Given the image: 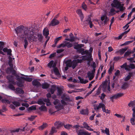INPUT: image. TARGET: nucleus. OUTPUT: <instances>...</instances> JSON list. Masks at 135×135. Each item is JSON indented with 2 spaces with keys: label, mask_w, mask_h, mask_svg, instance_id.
Instances as JSON below:
<instances>
[{
  "label": "nucleus",
  "mask_w": 135,
  "mask_h": 135,
  "mask_svg": "<svg viewBox=\"0 0 135 135\" xmlns=\"http://www.w3.org/2000/svg\"><path fill=\"white\" fill-rule=\"evenodd\" d=\"M18 36L21 38H25L24 47L26 49L28 42L27 39L29 41H35L36 38V33L35 32V28L33 27H25L23 26H19L15 29Z\"/></svg>",
  "instance_id": "f257e3e1"
},
{
  "label": "nucleus",
  "mask_w": 135,
  "mask_h": 135,
  "mask_svg": "<svg viewBox=\"0 0 135 135\" xmlns=\"http://www.w3.org/2000/svg\"><path fill=\"white\" fill-rule=\"evenodd\" d=\"M121 1V0H114L111 5L112 7L119 9L120 11H122L125 9V8L124 7V3L120 1Z\"/></svg>",
  "instance_id": "f03ea898"
},
{
  "label": "nucleus",
  "mask_w": 135,
  "mask_h": 135,
  "mask_svg": "<svg viewBox=\"0 0 135 135\" xmlns=\"http://www.w3.org/2000/svg\"><path fill=\"white\" fill-rule=\"evenodd\" d=\"M6 73L8 74L11 73L13 75L15 76H19L16 74V71L14 70L12 68H8L6 70Z\"/></svg>",
  "instance_id": "7ed1b4c3"
},
{
  "label": "nucleus",
  "mask_w": 135,
  "mask_h": 135,
  "mask_svg": "<svg viewBox=\"0 0 135 135\" xmlns=\"http://www.w3.org/2000/svg\"><path fill=\"white\" fill-rule=\"evenodd\" d=\"M59 23V21L55 18H54L49 24L50 26H54L58 25Z\"/></svg>",
  "instance_id": "20e7f679"
},
{
  "label": "nucleus",
  "mask_w": 135,
  "mask_h": 135,
  "mask_svg": "<svg viewBox=\"0 0 135 135\" xmlns=\"http://www.w3.org/2000/svg\"><path fill=\"white\" fill-rule=\"evenodd\" d=\"M123 95V93H118L117 94H115L110 98V100H111L112 102H114V99H116L122 96Z\"/></svg>",
  "instance_id": "39448f33"
},
{
  "label": "nucleus",
  "mask_w": 135,
  "mask_h": 135,
  "mask_svg": "<svg viewBox=\"0 0 135 135\" xmlns=\"http://www.w3.org/2000/svg\"><path fill=\"white\" fill-rule=\"evenodd\" d=\"M77 133L78 135H90L91 134L90 133L81 129L77 131Z\"/></svg>",
  "instance_id": "423d86ee"
},
{
  "label": "nucleus",
  "mask_w": 135,
  "mask_h": 135,
  "mask_svg": "<svg viewBox=\"0 0 135 135\" xmlns=\"http://www.w3.org/2000/svg\"><path fill=\"white\" fill-rule=\"evenodd\" d=\"M78 65L76 61L75 60H73L69 64V66L71 67L73 69H74Z\"/></svg>",
  "instance_id": "0eeeda50"
},
{
  "label": "nucleus",
  "mask_w": 135,
  "mask_h": 135,
  "mask_svg": "<svg viewBox=\"0 0 135 135\" xmlns=\"http://www.w3.org/2000/svg\"><path fill=\"white\" fill-rule=\"evenodd\" d=\"M101 20L102 21H104V24L106 23L109 20V18L105 15H103L101 17Z\"/></svg>",
  "instance_id": "6e6552de"
},
{
  "label": "nucleus",
  "mask_w": 135,
  "mask_h": 135,
  "mask_svg": "<svg viewBox=\"0 0 135 135\" xmlns=\"http://www.w3.org/2000/svg\"><path fill=\"white\" fill-rule=\"evenodd\" d=\"M94 74L93 72L89 71L87 73V76L86 78H89L90 80H91L94 77Z\"/></svg>",
  "instance_id": "1a4fd4ad"
},
{
  "label": "nucleus",
  "mask_w": 135,
  "mask_h": 135,
  "mask_svg": "<svg viewBox=\"0 0 135 135\" xmlns=\"http://www.w3.org/2000/svg\"><path fill=\"white\" fill-rule=\"evenodd\" d=\"M32 83L33 85L37 87H39L41 86L40 83L36 80H33L32 82Z\"/></svg>",
  "instance_id": "9d476101"
},
{
  "label": "nucleus",
  "mask_w": 135,
  "mask_h": 135,
  "mask_svg": "<svg viewBox=\"0 0 135 135\" xmlns=\"http://www.w3.org/2000/svg\"><path fill=\"white\" fill-rule=\"evenodd\" d=\"M56 64L54 62L53 60H51L48 64V67L50 68H51L52 67L54 68L55 67Z\"/></svg>",
  "instance_id": "9b49d317"
},
{
  "label": "nucleus",
  "mask_w": 135,
  "mask_h": 135,
  "mask_svg": "<svg viewBox=\"0 0 135 135\" xmlns=\"http://www.w3.org/2000/svg\"><path fill=\"white\" fill-rule=\"evenodd\" d=\"M43 34L44 36H45L46 38H47L49 34V31L47 27L45 28L43 30Z\"/></svg>",
  "instance_id": "f8f14e48"
},
{
  "label": "nucleus",
  "mask_w": 135,
  "mask_h": 135,
  "mask_svg": "<svg viewBox=\"0 0 135 135\" xmlns=\"http://www.w3.org/2000/svg\"><path fill=\"white\" fill-rule=\"evenodd\" d=\"M83 127L86 129L91 131H93V129L91 128L90 126L88 125L86 122H84L83 123Z\"/></svg>",
  "instance_id": "ddd939ff"
},
{
  "label": "nucleus",
  "mask_w": 135,
  "mask_h": 135,
  "mask_svg": "<svg viewBox=\"0 0 135 135\" xmlns=\"http://www.w3.org/2000/svg\"><path fill=\"white\" fill-rule=\"evenodd\" d=\"M83 45L82 44H78L75 45L74 46V49L77 50V51L79 52L80 50V49H81V47H83Z\"/></svg>",
  "instance_id": "4468645a"
},
{
  "label": "nucleus",
  "mask_w": 135,
  "mask_h": 135,
  "mask_svg": "<svg viewBox=\"0 0 135 135\" xmlns=\"http://www.w3.org/2000/svg\"><path fill=\"white\" fill-rule=\"evenodd\" d=\"M56 86L52 85L48 89V91L51 93H54L56 89Z\"/></svg>",
  "instance_id": "2eb2a0df"
},
{
  "label": "nucleus",
  "mask_w": 135,
  "mask_h": 135,
  "mask_svg": "<svg viewBox=\"0 0 135 135\" xmlns=\"http://www.w3.org/2000/svg\"><path fill=\"white\" fill-rule=\"evenodd\" d=\"M35 32L36 33V40L35 41H33L32 40H31V41H36L37 40V37H38V39L40 42H41L42 40V38L43 37L42 35L41 34H38L37 33L35 32Z\"/></svg>",
  "instance_id": "dca6fc26"
},
{
  "label": "nucleus",
  "mask_w": 135,
  "mask_h": 135,
  "mask_svg": "<svg viewBox=\"0 0 135 135\" xmlns=\"http://www.w3.org/2000/svg\"><path fill=\"white\" fill-rule=\"evenodd\" d=\"M54 71L55 75H57L58 77L60 76V74L58 69L55 67L54 68Z\"/></svg>",
  "instance_id": "f3484780"
},
{
  "label": "nucleus",
  "mask_w": 135,
  "mask_h": 135,
  "mask_svg": "<svg viewBox=\"0 0 135 135\" xmlns=\"http://www.w3.org/2000/svg\"><path fill=\"white\" fill-rule=\"evenodd\" d=\"M82 59L83 60H92L93 59L91 58V55H90L88 56H82Z\"/></svg>",
  "instance_id": "a211bd4d"
},
{
  "label": "nucleus",
  "mask_w": 135,
  "mask_h": 135,
  "mask_svg": "<svg viewBox=\"0 0 135 135\" xmlns=\"http://www.w3.org/2000/svg\"><path fill=\"white\" fill-rule=\"evenodd\" d=\"M78 79L79 80L80 83L82 84H85L88 82V80L84 79L83 78H81L80 77H78Z\"/></svg>",
  "instance_id": "6ab92c4d"
},
{
  "label": "nucleus",
  "mask_w": 135,
  "mask_h": 135,
  "mask_svg": "<svg viewBox=\"0 0 135 135\" xmlns=\"http://www.w3.org/2000/svg\"><path fill=\"white\" fill-rule=\"evenodd\" d=\"M80 50L79 52L81 53L82 55H84L85 54L88 55L89 54V52L88 50L84 51V49L83 48H82L80 49Z\"/></svg>",
  "instance_id": "aec40b11"
},
{
  "label": "nucleus",
  "mask_w": 135,
  "mask_h": 135,
  "mask_svg": "<svg viewBox=\"0 0 135 135\" xmlns=\"http://www.w3.org/2000/svg\"><path fill=\"white\" fill-rule=\"evenodd\" d=\"M34 103H37L38 104L40 105L43 104L44 105L45 103L43 102V99L42 98H41L37 100V102H36Z\"/></svg>",
  "instance_id": "412c9836"
},
{
  "label": "nucleus",
  "mask_w": 135,
  "mask_h": 135,
  "mask_svg": "<svg viewBox=\"0 0 135 135\" xmlns=\"http://www.w3.org/2000/svg\"><path fill=\"white\" fill-rule=\"evenodd\" d=\"M127 48L125 47L122 49H120L119 50L117 51L115 53H117L119 52L120 55L123 54L127 50Z\"/></svg>",
  "instance_id": "4be33fe9"
},
{
  "label": "nucleus",
  "mask_w": 135,
  "mask_h": 135,
  "mask_svg": "<svg viewBox=\"0 0 135 135\" xmlns=\"http://www.w3.org/2000/svg\"><path fill=\"white\" fill-rule=\"evenodd\" d=\"M80 114L83 115L88 114V109H83L80 111Z\"/></svg>",
  "instance_id": "5701e85b"
},
{
  "label": "nucleus",
  "mask_w": 135,
  "mask_h": 135,
  "mask_svg": "<svg viewBox=\"0 0 135 135\" xmlns=\"http://www.w3.org/2000/svg\"><path fill=\"white\" fill-rule=\"evenodd\" d=\"M77 13L79 15L81 18V21H83V19L84 18L83 14L82 13V11L81 9H78L77 12Z\"/></svg>",
  "instance_id": "b1692460"
},
{
  "label": "nucleus",
  "mask_w": 135,
  "mask_h": 135,
  "mask_svg": "<svg viewBox=\"0 0 135 135\" xmlns=\"http://www.w3.org/2000/svg\"><path fill=\"white\" fill-rule=\"evenodd\" d=\"M116 12L115 9L113 8H112L110 9V11L109 12V15H110L113 16L115 15Z\"/></svg>",
  "instance_id": "393cba45"
},
{
  "label": "nucleus",
  "mask_w": 135,
  "mask_h": 135,
  "mask_svg": "<svg viewBox=\"0 0 135 135\" xmlns=\"http://www.w3.org/2000/svg\"><path fill=\"white\" fill-rule=\"evenodd\" d=\"M91 21V19L90 17H89L88 18L87 20H86L84 21L83 22L84 25L85 26H86L88 25L89 23V21Z\"/></svg>",
  "instance_id": "a878e982"
},
{
  "label": "nucleus",
  "mask_w": 135,
  "mask_h": 135,
  "mask_svg": "<svg viewBox=\"0 0 135 135\" xmlns=\"http://www.w3.org/2000/svg\"><path fill=\"white\" fill-rule=\"evenodd\" d=\"M120 68H124L125 70H129V65H127L126 62L125 63L122 65L120 66Z\"/></svg>",
  "instance_id": "bb28decb"
},
{
  "label": "nucleus",
  "mask_w": 135,
  "mask_h": 135,
  "mask_svg": "<svg viewBox=\"0 0 135 135\" xmlns=\"http://www.w3.org/2000/svg\"><path fill=\"white\" fill-rule=\"evenodd\" d=\"M130 31V29H129L127 31H124L123 33H122L121 35H119L118 37H116L115 38V39H117L118 40H119L121 39L122 38V36H123V35L125 33H127L128 32Z\"/></svg>",
  "instance_id": "cd10ccee"
},
{
  "label": "nucleus",
  "mask_w": 135,
  "mask_h": 135,
  "mask_svg": "<svg viewBox=\"0 0 135 135\" xmlns=\"http://www.w3.org/2000/svg\"><path fill=\"white\" fill-rule=\"evenodd\" d=\"M54 126L57 129H58L61 126V123L59 121H57L54 123Z\"/></svg>",
  "instance_id": "c85d7f7f"
},
{
  "label": "nucleus",
  "mask_w": 135,
  "mask_h": 135,
  "mask_svg": "<svg viewBox=\"0 0 135 135\" xmlns=\"http://www.w3.org/2000/svg\"><path fill=\"white\" fill-rule=\"evenodd\" d=\"M99 106L100 107V108H102V110L104 112H105V106L104 104L101 103H99Z\"/></svg>",
  "instance_id": "c756f323"
},
{
  "label": "nucleus",
  "mask_w": 135,
  "mask_h": 135,
  "mask_svg": "<svg viewBox=\"0 0 135 135\" xmlns=\"http://www.w3.org/2000/svg\"><path fill=\"white\" fill-rule=\"evenodd\" d=\"M49 86V84L47 83H44L42 85V88L44 89H46Z\"/></svg>",
  "instance_id": "7c9ffc66"
},
{
  "label": "nucleus",
  "mask_w": 135,
  "mask_h": 135,
  "mask_svg": "<svg viewBox=\"0 0 135 135\" xmlns=\"http://www.w3.org/2000/svg\"><path fill=\"white\" fill-rule=\"evenodd\" d=\"M38 109L41 111H46L47 109L46 107L44 105H42L40 107H39Z\"/></svg>",
  "instance_id": "2f4dec72"
},
{
  "label": "nucleus",
  "mask_w": 135,
  "mask_h": 135,
  "mask_svg": "<svg viewBox=\"0 0 135 135\" xmlns=\"http://www.w3.org/2000/svg\"><path fill=\"white\" fill-rule=\"evenodd\" d=\"M1 101L3 103H5L8 104H10V102L7 99L5 98H3L2 99Z\"/></svg>",
  "instance_id": "473e14b6"
},
{
  "label": "nucleus",
  "mask_w": 135,
  "mask_h": 135,
  "mask_svg": "<svg viewBox=\"0 0 135 135\" xmlns=\"http://www.w3.org/2000/svg\"><path fill=\"white\" fill-rule=\"evenodd\" d=\"M66 46L68 48H70L72 47L73 44L72 43L69 42L65 41Z\"/></svg>",
  "instance_id": "72a5a7b5"
},
{
  "label": "nucleus",
  "mask_w": 135,
  "mask_h": 135,
  "mask_svg": "<svg viewBox=\"0 0 135 135\" xmlns=\"http://www.w3.org/2000/svg\"><path fill=\"white\" fill-rule=\"evenodd\" d=\"M36 106L35 105H33L31 107H30L28 108V110L30 111L33 110H36Z\"/></svg>",
  "instance_id": "f704fd0d"
},
{
  "label": "nucleus",
  "mask_w": 135,
  "mask_h": 135,
  "mask_svg": "<svg viewBox=\"0 0 135 135\" xmlns=\"http://www.w3.org/2000/svg\"><path fill=\"white\" fill-rule=\"evenodd\" d=\"M12 103L15 106V107L19 106L21 105L20 103L17 101H13Z\"/></svg>",
  "instance_id": "c9c22d12"
},
{
  "label": "nucleus",
  "mask_w": 135,
  "mask_h": 135,
  "mask_svg": "<svg viewBox=\"0 0 135 135\" xmlns=\"http://www.w3.org/2000/svg\"><path fill=\"white\" fill-rule=\"evenodd\" d=\"M114 69V65H111L108 70V73L111 74Z\"/></svg>",
  "instance_id": "e433bc0d"
},
{
  "label": "nucleus",
  "mask_w": 135,
  "mask_h": 135,
  "mask_svg": "<svg viewBox=\"0 0 135 135\" xmlns=\"http://www.w3.org/2000/svg\"><path fill=\"white\" fill-rule=\"evenodd\" d=\"M128 86V84L127 82L125 83L122 86V88L123 89H125Z\"/></svg>",
  "instance_id": "4c0bfd02"
},
{
  "label": "nucleus",
  "mask_w": 135,
  "mask_h": 135,
  "mask_svg": "<svg viewBox=\"0 0 135 135\" xmlns=\"http://www.w3.org/2000/svg\"><path fill=\"white\" fill-rule=\"evenodd\" d=\"M56 132V131L55 130V128L54 127H52L51 128V130L50 131V134L52 135L54 133Z\"/></svg>",
  "instance_id": "58836bf2"
},
{
  "label": "nucleus",
  "mask_w": 135,
  "mask_h": 135,
  "mask_svg": "<svg viewBox=\"0 0 135 135\" xmlns=\"http://www.w3.org/2000/svg\"><path fill=\"white\" fill-rule=\"evenodd\" d=\"M16 90L17 93H24V92L22 89L19 88H16Z\"/></svg>",
  "instance_id": "ea45409f"
},
{
  "label": "nucleus",
  "mask_w": 135,
  "mask_h": 135,
  "mask_svg": "<svg viewBox=\"0 0 135 135\" xmlns=\"http://www.w3.org/2000/svg\"><path fill=\"white\" fill-rule=\"evenodd\" d=\"M62 37L61 36L59 37H58L57 38H56L55 40L54 41L55 42V44H54L55 45H56L57 44V43L58 42V41L59 40H60L61 38Z\"/></svg>",
  "instance_id": "a19ab883"
},
{
  "label": "nucleus",
  "mask_w": 135,
  "mask_h": 135,
  "mask_svg": "<svg viewBox=\"0 0 135 135\" xmlns=\"http://www.w3.org/2000/svg\"><path fill=\"white\" fill-rule=\"evenodd\" d=\"M135 100L131 101L128 104V106L129 107H133L135 104Z\"/></svg>",
  "instance_id": "79ce46f5"
},
{
  "label": "nucleus",
  "mask_w": 135,
  "mask_h": 135,
  "mask_svg": "<svg viewBox=\"0 0 135 135\" xmlns=\"http://www.w3.org/2000/svg\"><path fill=\"white\" fill-rule=\"evenodd\" d=\"M17 85L20 86H22L23 85V83L21 80H19L17 82Z\"/></svg>",
  "instance_id": "37998d69"
},
{
  "label": "nucleus",
  "mask_w": 135,
  "mask_h": 135,
  "mask_svg": "<svg viewBox=\"0 0 135 135\" xmlns=\"http://www.w3.org/2000/svg\"><path fill=\"white\" fill-rule=\"evenodd\" d=\"M28 82H31L32 80V78H29L28 77L22 78Z\"/></svg>",
  "instance_id": "c03bdc74"
},
{
  "label": "nucleus",
  "mask_w": 135,
  "mask_h": 135,
  "mask_svg": "<svg viewBox=\"0 0 135 135\" xmlns=\"http://www.w3.org/2000/svg\"><path fill=\"white\" fill-rule=\"evenodd\" d=\"M105 96V95L104 93H102L101 95H99V97L102 101H103Z\"/></svg>",
  "instance_id": "a18cd8bd"
},
{
  "label": "nucleus",
  "mask_w": 135,
  "mask_h": 135,
  "mask_svg": "<svg viewBox=\"0 0 135 135\" xmlns=\"http://www.w3.org/2000/svg\"><path fill=\"white\" fill-rule=\"evenodd\" d=\"M8 88L11 89V90H15V88L14 86L12 85V84H9L8 86Z\"/></svg>",
  "instance_id": "49530a36"
},
{
  "label": "nucleus",
  "mask_w": 135,
  "mask_h": 135,
  "mask_svg": "<svg viewBox=\"0 0 135 135\" xmlns=\"http://www.w3.org/2000/svg\"><path fill=\"white\" fill-rule=\"evenodd\" d=\"M62 93H57V95L58 96H61V98L63 100L65 97L66 96L65 94V93H64L62 95Z\"/></svg>",
  "instance_id": "de8ad7c7"
},
{
  "label": "nucleus",
  "mask_w": 135,
  "mask_h": 135,
  "mask_svg": "<svg viewBox=\"0 0 135 135\" xmlns=\"http://www.w3.org/2000/svg\"><path fill=\"white\" fill-rule=\"evenodd\" d=\"M134 19V17L133 19L130 22H129L127 24L125 25L123 27V28L124 29H127L129 26L128 25V24H129L131 22H132L133 21V20Z\"/></svg>",
  "instance_id": "09e8293b"
},
{
  "label": "nucleus",
  "mask_w": 135,
  "mask_h": 135,
  "mask_svg": "<svg viewBox=\"0 0 135 135\" xmlns=\"http://www.w3.org/2000/svg\"><path fill=\"white\" fill-rule=\"evenodd\" d=\"M82 8L85 11H86L87 10V6L86 5L84 2L82 3Z\"/></svg>",
  "instance_id": "8fccbe9b"
},
{
  "label": "nucleus",
  "mask_w": 135,
  "mask_h": 135,
  "mask_svg": "<svg viewBox=\"0 0 135 135\" xmlns=\"http://www.w3.org/2000/svg\"><path fill=\"white\" fill-rule=\"evenodd\" d=\"M47 124L46 123H44L41 126L39 127L40 129H41L42 130L43 129L45 128L47 126Z\"/></svg>",
  "instance_id": "3c124183"
},
{
  "label": "nucleus",
  "mask_w": 135,
  "mask_h": 135,
  "mask_svg": "<svg viewBox=\"0 0 135 135\" xmlns=\"http://www.w3.org/2000/svg\"><path fill=\"white\" fill-rule=\"evenodd\" d=\"M64 127L67 129H70L71 127H72V126L69 124H66V125H64Z\"/></svg>",
  "instance_id": "603ef678"
},
{
  "label": "nucleus",
  "mask_w": 135,
  "mask_h": 135,
  "mask_svg": "<svg viewBox=\"0 0 135 135\" xmlns=\"http://www.w3.org/2000/svg\"><path fill=\"white\" fill-rule=\"evenodd\" d=\"M11 57H9V61L8 62V64H9V66H10V68H13V64L12 63V62L11 60H10V58Z\"/></svg>",
  "instance_id": "864d4df0"
},
{
  "label": "nucleus",
  "mask_w": 135,
  "mask_h": 135,
  "mask_svg": "<svg viewBox=\"0 0 135 135\" xmlns=\"http://www.w3.org/2000/svg\"><path fill=\"white\" fill-rule=\"evenodd\" d=\"M60 102V101L59 100L57 99H55V101L54 102V104L55 105H57Z\"/></svg>",
  "instance_id": "5fc2aeb1"
},
{
  "label": "nucleus",
  "mask_w": 135,
  "mask_h": 135,
  "mask_svg": "<svg viewBox=\"0 0 135 135\" xmlns=\"http://www.w3.org/2000/svg\"><path fill=\"white\" fill-rule=\"evenodd\" d=\"M58 104V105L55 106V108L56 109H59L60 108H61L62 107V106L61 104L59 103Z\"/></svg>",
  "instance_id": "6e6d98bb"
},
{
  "label": "nucleus",
  "mask_w": 135,
  "mask_h": 135,
  "mask_svg": "<svg viewBox=\"0 0 135 135\" xmlns=\"http://www.w3.org/2000/svg\"><path fill=\"white\" fill-rule=\"evenodd\" d=\"M7 79L9 80V81L11 82H13L12 79H13V77L12 76H11V78L9 76H7Z\"/></svg>",
  "instance_id": "4d7b16f0"
},
{
  "label": "nucleus",
  "mask_w": 135,
  "mask_h": 135,
  "mask_svg": "<svg viewBox=\"0 0 135 135\" xmlns=\"http://www.w3.org/2000/svg\"><path fill=\"white\" fill-rule=\"evenodd\" d=\"M121 58V57L119 56L115 57L114 58V60L115 61H118Z\"/></svg>",
  "instance_id": "13d9d810"
},
{
  "label": "nucleus",
  "mask_w": 135,
  "mask_h": 135,
  "mask_svg": "<svg viewBox=\"0 0 135 135\" xmlns=\"http://www.w3.org/2000/svg\"><path fill=\"white\" fill-rule=\"evenodd\" d=\"M135 68V66L134 64H130L129 65V68H131L132 69H134Z\"/></svg>",
  "instance_id": "bf43d9fd"
},
{
  "label": "nucleus",
  "mask_w": 135,
  "mask_h": 135,
  "mask_svg": "<svg viewBox=\"0 0 135 135\" xmlns=\"http://www.w3.org/2000/svg\"><path fill=\"white\" fill-rule=\"evenodd\" d=\"M73 128L75 129L76 130H78L79 129L80 126L79 125H76L74 126L73 127H72Z\"/></svg>",
  "instance_id": "052dcab7"
},
{
  "label": "nucleus",
  "mask_w": 135,
  "mask_h": 135,
  "mask_svg": "<svg viewBox=\"0 0 135 135\" xmlns=\"http://www.w3.org/2000/svg\"><path fill=\"white\" fill-rule=\"evenodd\" d=\"M105 132L107 135H109V131L108 128H106L105 130Z\"/></svg>",
  "instance_id": "680f3d73"
},
{
  "label": "nucleus",
  "mask_w": 135,
  "mask_h": 135,
  "mask_svg": "<svg viewBox=\"0 0 135 135\" xmlns=\"http://www.w3.org/2000/svg\"><path fill=\"white\" fill-rule=\"evenodd\" d=\"M2 110H1L2 111V112H3L4 111H5L7 110V109L6 108V106L5 105H3L2 106Z\"/></svg>",
  "instance_id": "e2e57ef3"
},
{
  "label": "nucleus",
  "mask_w": 135,
  "mask_h": 135,
  "mask_svg": "<svg viewBox=\"0 0 135 135\" xmlns=\"http://www.w3.org/2000/svg\"><path fill=\"white\" fill-rule=\"evenodd\" d=\"M36 117V116H31V117H29L28 119L30 121H32L33 120V119L35 118Z\"/></svg>",
  "instance_id": "0e129e2a"
},
{
  "label": "nucleus",
  "mask_w": 135,
  "mask_h": 135,
  "mask_svg": "<svg viewBox=\"0 0 135 135\" xmlns=\"http://www.w3.org/2000/svg\"><path fill=\"white\" fill-rule=\"evenodd\" d=\"M131 75H128L127 77H126V78L124 79V80L125 81H127L128 80L131 78Z\"/></svg>",
  "instance_id": "69168bd1"
},
{
  "label": "nucleus",
  "mask_w": 135,
  "mask_h": 135,
  "mask_svg": "<svg viewBox=\"0 0 135 135\" xmlns=\"http://www.w3.org/2000/svg\"><path fill=\"white\" fill-rule=\"evenodd\" d=\"M11 52H12V50L11 49H8L7 51V54L11 56L12 54H11Z\"/></svg>",
  "instance_id": "338daca9"
},
{
  "label": "nucleus",
  "mask_w": 135,
  "mask_h": 135,
  "mask_svg": "<svg viewBox=\"0 0 135 135\" xmlns=\"http://www.w3.org/2000/svg\"><path fill=\"white\" fill-rule=\"evenodd\" d=\"M120 71L119 70H117L115 73V75L116 76H118L120 74Z\"/></svg>",
  "instance_id": "774afa93"
}]
</instances>
